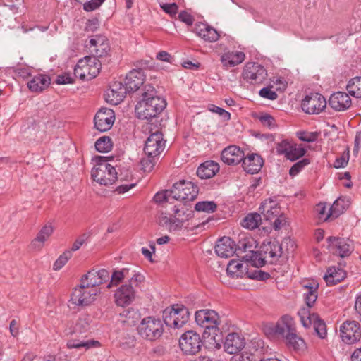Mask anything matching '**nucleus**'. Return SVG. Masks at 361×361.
Instances as JSON below:
<instances>
[{"instance_id": "nucleus-1", "label": "nucleus", "mask_w": 361, "mask_h": 361, "mask_svg": "<svg viewBox=\"0 0 361 361\" xmlns=\"http://www.w3.org/2000/svg\"><path fill=\"white\" fill-rule=\"evenodd\" d=\"M142 99L135 106V112L140 119L149 120L161 114L166 106L164 99L156 96L154 87L147 84L144 85Z\"/></svg>"}, {"instance_id": "nucleus-2", "label": "nucleus", "mask_w": 361, "mask_h": 361, "mask_svg": "<svg viewBox=\"0 0 361 361\" xmlns=\"http://www.w3.org/2000/svg\"><path fill=\"white\" fill-rule=\"evenodd\" d=\"M169 216L166 212H161L157 221L159 225L165 227L169 232L180 230L183 223L191 217L190 211L184 204L174 205Z\"/></svg>"}, {"instance_id": "nucleus-3", "label": "nucleus", "mask_w": 361, "mask_h": 361, "mask_svg": "<svg viewBox=\"0 0 361 361\" xmlns=\"http://www.w3.org/2000/svg\"><path fill=\"white\" fill-rule=\"evenodd\" d=\"M251 247V245H247L245 242L240 241L238 243V248L236 249L234 241L231 238L224 236L217 241L215 252L218 256L228 258L233 256L236 251H248L249 253L243 256V259L246 262H254V259L257 257V254L249 250Z\"/></svg>"}, {"instance_id": "nucleus-4", "label": "nucleus", "mask_w": 361, "mask_h": 361, "mask_svg": "<svg viewBox=\"0 0 361 361\" xmlns=\"http://www.w3.org/2000/svg\"><path fill=\"white\" fill-rule=\"evenodd\" d=\"M137 330L141 338L149 341L159 338L164 331L163 322L153 316L143 318L138 324Z\"/></svg>"}, {"instance_id": "nucleus-5", "label": "nucleus", "mask_w": 361, "mask_h": 361, "mask_svg": "<svg viewBox=\"0 0 361 361\" xmlns=\"http://www.w3.org/2000/svg\"><path fill=\"white\" fill-rule=\"evenodd\" d=\"M124 279L127 280L126 283L130 282L131 283H135V286H139L144 281L145 276L141 273L128 268L114 270L111 276V281L107 285V288H110L112 286H117Z\"/></svg>"}, {"instance_id": "nucleus-6", "label": "nucleus", "mask_w": 361, "mask_h": 361, "mask_svg": "<svg viewBox=\"0 0 361 361\" xmlns=\"http://www.w3.org/2000/svg\"><path fill=\"white\" fill-rule=\"evenodd\" d=\"M99 293L98 288H90L80 283L72 292L71 301L77 306H87L95 300Z\"/></svg>"}, {"instance_id": "nucleus-7", "label": "nucleus", "mask_w": 361, "mask_h": 361, "mask_svg": "<svg viewBox=\"0 0 361 361\" xmlns=\"http://www.w3.org/2000/svg\"><path fill=\"white\" fill-rule=\"evenodd\" d=\"M171 193L173 200L192 201L197 196L198 188L193 182H175Z\"/></svg>"}, {"instance_id": "nucleus-8", "label": "nucleus", "mask_w": 361, "mask_h": 361, "mask_svg": "<svg viewBox=\"0 0 361 361\" xmlns=\"http://www.w3.org/2000/svg\"><path fill=\"white\" fill-rule=\"evenodd\" d=\"M195 318L197 324L206 330L212 331L213 334H216L218 326L220 324V318L218 313L212 310H200L196 311Z\"/></svg>"}, {"instance_id": "nucleus-9", "label": "nucleus", "mask_w": 361, "mask_h": 361, "mask_svg": "<svg viewBox=\"0 0 361 361\" xmlns=\"http://www.w3.org/2000/svg\"><path fill=\"white\" fill-rule=\"evenodd\" d=\"M166 141L161 132L152 133L145 141L144 152L149 157H158L165 148Z\"/></svg>"}, {"instance_id": "nucleus-10", "label": "nucleus", "mask_w": 361, "mask_h": 361, "mask_svg": "<svg viewBox=\"0 0 361 361\" xmlns=\"http://www.w3.org/2000/svg\"><path fill=\"white\" fill-rule=\"evenodd\" d=\"M302 109L309 114H318L326 106L324 96L319 93H311L302 101Z\"/></svg>"}, {"instance_id": "nucleus-11", "label": "nucleus", "mask_w": 361, "mask_h": 361, "mask_svg": "<svg viewBox=\"0 0 361 361\" xmlns=\"http://www.w3.org/2000/svg\"><path fill=\"white\" fill-rule=\"evenodd\" d=\"M342 341L347 344H353L361 338L360 325L355 321H345L340 326Z\"/></svg>"}, {"instance_id": "nucleus-12", "label": "nucleus", "mask_w": 361, "mask_h": 361, "mask_svg": "<svg viewBox=\"0 0 361 361\" xmlns=\"http://www.w3.org/2000/svg\"><path fill=\"white\" fill-rule=\"evenodd\" d=\"M179 344L185 354L194 355L200 350L202 341L198 334L188 331L182 335Z\"/></svg>"}, {"instance_id": "nucleus-13", "label": "nucleus", "mask_w": 361, "mask_h": 361, "mask_svg": "<svg viewBox=\"0 0 361 361\" xmlns=\"http://www.w3.org/2000/svg\"><path fill=\"white\" fill-rule=\"evenodd\" d=\"M267 76L266 69L258 63H248L244 68L243 77L250 83L261 84Z\"/></svg>"}, {"instance_id": "nucleus-14", "label": "nucleus", "mask_w": 361, "mask_h": 361, "mask_svg": "<svg viewBox=\"0 0 361 361\" xmlns=\"http://www.w3.org/2000/svg\"><path fill=\"white\" fill-rule=\"evenodd\" d=\"M326 240L329 252L342 258L349 256L353 250L346 239L330 236Z\"/></svg>"}, {"instance_id": "nucleus-15", "label": "nucleus", "mask_w": 361, "mask_h": 361, "mask_svg": "<svg viewBox=\"0 0 361 361\" xmlns=\"http://www.w3.org/2000/svg\"><path fill=\"white\" fill-rule=\"evenodd\" d=\"M135 283H125L114 293L115 302L118 306L130 305L135 298Z\"/></svg>"}, {"instance_id": "nucleus-16", "label": "nucleus", "mask_w": 361, "mask_h": 361, "mask_svg": "<svg viewBox=\"0 0 361 361\" xmlns=\"http://www.w3.org/2000/svg\"><path fill=\"white\" fill-rule=\"evenodd\" d=\"M91 57L98 58L106 56L109 50V43L104 36L94 35L86 44Z\"/></svg>"}, {"instance_id": "nucleus-17", "label": "nucleus", "mask_w": 361, "mask_h": 361, "mask_svg": "<svg viewBox=\"0 0 361 361\" xmlns=\"http://www.w3.org/2000/svg\"><path fill=\"white\" fill-rule=\"evenodd\" d=\"M94 121L97 130L101 132L106 131L112 127L114 123V112L111 109L102 108L96 114Z\"/></svg>"}, {"instance_id": "nucleus-18", "label": "nucleus", "mask_w": 361, "mask_h": 361, "mask_svg": "<svg viewBox=\"0 0 361 361\" xmlns=\"http://www.w3.org/2000/svg\"><path fill=\"white\" fill-rule=\"evenodd\" d=\"M295 329V323L293 318L289 315L283 316L280 320L273 326L271 332L276 336L282 338L283 341L288 337Z\"/></svg>"}, {"instance_id": "nucleus-19", "label": "nucleus", "mask_w": 361, "mask_h": 361, "mask_svg": "<svg viewBox=\"0 0 361 361\" xmlns=\"http://www.w3.org/2000/svg\"><path fill=\"white\" fill-rule=\"evenodd\" d=\"M128 90L121 82H114L105 93L106 101L111 104L117 105L121 102Z\"/></svg>"}, {"instance_id": "nucleus-20", "label": "nucleus", "mask_w": 361, "mask_h": 361, "mask_svg": "<svg viewBox=\"0 0 361 361\" xmlns=\"http://www.w3.org/2000/svg\"><path fill=\"white\" fill-rule=\"evenodd\" d=\"M259 210L264 219L270 222L276 217L283 213L276 198H269L263 201L260 205Z\"/></svg>"}, {"instance_id": "nucleus-21", "label": "nucleus", "mask_w": 361, "mask_h": 361, "mask_svg": "<svg viewBox=\"0 0 361 361\" xmlns=\"http://www.w3.org/2000/svg\"><path fill=\"white\" fill-rule=\"evenodd\" d=\"M54 231V226L50 221L46 223L32 240L30 247L34 250H40Z\"/></svg>"}, {"instance_id": "nucleus-22", "label": "nucleus", "mask_w": 361, "mask_h": 361, "mask_svg": "<svg viewBox=\"0 0 361 361\" xmlns=\"http://www.w3.org/2000/svg\"><path fill=\"white\" fill-rule=\"evenodd\" d=\"M145 80V75L142 69H133L126 75L124 85L128 92H133L139 90L144 84Z\"/></svg>"}, {"instance_id": "nucleus-23", "label": "nucleus", "mask_w": 361, "mask_h": 361, "mask_svg": "<svg viewBox=\"0 0 361 361\" xmlns=\"http://www.w3.org/2000/svg\"><path fill=\"white\" fill-rule=\"evenodd\" d=\"M244 156V152L239 147L231 145L223 149L221 158L227 165H237L243 161Z\"/></svg>"}, {"instance_id": "nucleus-24", "label": "nucleus", "mask_w": 361, "mask_h": 361, "mask_svg": "<svg viewBox=\"0 0 361 361\" xmlns=\"http://www.w3.org/2000/svg\"><path fill=\"white\" fill-rule=\"evenodd\" d=\"M192 31L206 42H214L219 38V34L214 28L203 23L195 24Z\"/></svg>"}, {"instance_id": "nucleus-25", "label": "nucleus", "mask_w": 361, "mask_h": 361, "mask_svg": "<svg viewBox=\"0 0 361 361\" xmlns=\"http://www.w3.org/2000/svg\"><path fill=\"white\" fill-rule=\"evenodd\" d=\"M263 159L257 154H250L244 157L242 161V166L244 171L250 174L258 173L263 166Z\"/></svg>"}, {"instance_id": "nucleus-26", "label": "nucleus", "mask_w": 361, "mask_h": 361, "mask_svg": "<svg viewBox=\"0 0 361 361\" xmlns=\"http://www.w3.org/2000/svg\"><path fill=\"white\" fill-rule=\"evenodd\" d=\"M329 104L336 111H344L350 106L351 99L347 93L338 92L331 95Z\"/></svg>"}, {"instance_id": "nucleus-27", "label": "nucleus", "mask_w": 361, "mask_h": 361, "mask_svg": "<svg viewBox=\"0 0 361 361\" xmlns=\"http://www.w3.org/2000/svg\"><path fill=\"white\" fill-rule=\"evenodd\" d=\"M245 341L236 333L228 334L224 344L225 351L229 354H235L244 348Z\"/></svg>"}, {"instance_id": "nucleus-28", "label": "nucleus", "mask_w": 361, "mask_h": 361, "mask_svg": "<svg viewBox=\"0 0 361 361\" xmlns=\"http://www.w3.org/2000/svg\"><path fill=\"white\" fill-rule=\"evenodd\" d=\"M247 264L238 260L232 259L227 265V276L232 279H242L247 274Z\"/></svg>"}, {"instance_id": "nucleus-29", "label": "nucleus", "mask_w": 361, "mask_h": 361, "mask_svg": "<svg viewBox=\"0 0 361 361\" xmlns=\"http://www.w3.org/2000/svg\"><path fill=\"white\" fill-rule=\"evenodd\" d=\"M217 162L209 160L201 164L197 169V175L201 179H209L214 177L219 171Z\"/></svg>"}, {"instance_id": "nucleus-30", "label": "nucleus", "mask_w": 361, "mask_h": 361, "mask_svg": "<svg viewBox=\"0 0 361 361\" xmlns=\"http://www.w3.org/2000/svg\"><path fill=\"white\" fill-rule=\"evenodd\" d=\"M177 310H175L174 305L171 307H167L163 311V319L165 324L169 327H173L176 329H179L184 325V320L186 318V312L183 310L182 312V318L183 320L181 321L179 324V321H176L178 319L176 317L177 314Z\"/></svg>"}, {"instance_id": "nucleus-31", "label": "nucleus", "mask_w": 361, "mask_h": 361, "mask_svg": "<svg viewBox=\"0 0 361 361\" xmlns=\"http://www.w3.org/2000/svg\"><path fill=\"white\" fill-rule=\"evenodd\" d=\"M83 59L84 68L83 72L86 75L87 80L94 78L99 73L101 69V63L95 57L85 56Z\"/></svg>"}, {"instance_id": "nucleus-32", "label": "nucleus", "mask_w": 361, "mask_h": 361, "mask_svg": "<svg viewBox=\"0 0 361 361\" xmlns=\"http://www.w3.org/2000/svg\"><path fill=\"white\" fill-rule=\"evenodd\" d=\"M245 57V54L243 51H228L223 54L221 61L223 66L228 68L241 63Z\"/></svg>"}, {"instance_id": "nucleus-33", "label": "nucleus", "mask_w": 361, "mask_h": 361, "mask_svg": "<svg viewBox=\"0 0 361 361\" xmlns=\"http://www.w3.org/2000/svg\"><path fill=\"white\" fill-rule=\"evenodd\" d=\"M345 276V270L338 267H331L327 269L324 279L328 286H333L343 281Z\"/></svg>"}, {"instance_id": "nucleus-34", "label": "nucleus", "mask_w": 361, "mask_h": 361, "mask_svg": "<svg viewBox=\"0 0 361 361\" xmlns=\"http://www.w3.org/2000/svg\"><path fill=\"white\" fill-rule=\"evenodd\" d=\"M50 82L51 80L48 75L39 74L32 78L27 83V87L32 92H39L48 87Z\"/></svg>"}, {"instance_id": "nucleus-35", "label": "nucleus", "mask_w": 361, "mask_h": 361, "mask_svg": "<svg viewBox=\"0 0 361 361\" xmlns=\"http://www.w3.org/2000/svg\"><path fill=\"white\" fill-rule=\"evenodd\" d=\"M351 203L350 198L341 196L338 197L331 205L332 219H336L344 213Z\"/></svg>"}, {"instance_id": "nucleus-36", "label": "nucleus", "mask_w": 361, "mask_h": 361, "mask_svg": "<svg viewBox=\"0 0 361 361\" xmlns=\"http://www.w3.org/2000/svg\"><path fill=\"white\" fill-rule=\"evenodd\" d=\"M264 257L266 259H270V262H273L276 261L282 254V247L281 245L274 240L272 242H269L267 245L264 248Z\"/></svg>"}, {"instance_id": "nucleus-37", "label": "nucleus", "mask_w": 361, "mask_h": 361, "mask_svg": "<svg viewBox=\"0 0 361 361\" xmlns=\"http://www.w3.org/2000/svg\"><path fill=\"white\" fill-rule=\"evenodd\" d=\"M262 223L261 215L258 213L248 214L243 220L241 225L243 227L253 230L259 226Z\"/></svg>"}, {"instance_id": "nucleus-38", "label": "nucleus", "mask_w": 361, "mask_h": 361, "mask_svg": "<svg viewBox=\"0 0 361 361\" xmlns=\"http://www.w3.org/2000/svg\"><path fill=\"white\" fill-rule=\"evenodd\" d=\"M80 283L90 288H97V286L101 284V281H99L96 270H91L82 277Z\"/></svg>"}, {"instance_id": "nucleus-39", "label": "nucleus", "mask_w": 361, "mask_h": 361, "mask_svg": "<svg viewBox=\"0 0 361 361\" xmlns=\"http://www.w3.org/2000/svg\"><path fill=\"white\" fill-rule=\"evenodd\" d=\"M99 342L94 340H88V341H80L76 339H72L67 342V347L70 349L71 348H85V350L90 349L92 347H96L99 345Z\"/></svg>"}, {"instance_id": "nucleus-40", "label": "nucleus", "mask_w": 361, "mask_h": 361, "mask_svg": "<svg viewBox=\"0 0 361 361\" xmlns=\"http://www.w3.org/2000/svg\"><path fill=\"white\" fill-rule=\"evenodd\" d=\"M348 93L357 98H361V77L351 79L346 87Z\"/></svg>"}, {"instance_id": "nucleus-41", "label": "nucleus", "mask_w": 361, "mask_h": 361, "mask_svg": "<svg viewBox=\"0 0 361 361\" xmlns=\"http://www.w3.org/2000/svg\"><path fill=\"white\" fill-rule=\"evenodd\" d=\"M284 341L288 348H292L294 350H299L304 345V341L297 335L296 329L289 334Z\"/></svg>"}, {"instance_id": "nucleus-42", "label": "nucleus", "mask_w": 361, "mask_h": 361, "mask_svg": "<svg viewBox=\"0 0 361 361\" xmlns=\"http://www.w3.org/2000/svg\"><path fill=\"white\" fill-rule=\"evenodd\" d=\"M305 153L306 149L301 145L291 144L286 158L293 161L304 156Z\"/></svg>"}, {"instance_id": "nucleus-43", "label": "nucleus", "mask_w": 361, "mask_h": 361, "mask_svg": "<svg viewBox=\"0 0 361 361\" xmlns=\"http://www.w3.org/2000/svg\"><path fill=\"white\" fill-rule=\"evenodd\" d=\"M96 149L102 153H106L112 149V142L109 137L103 136L99 138L95 142Z\"/></svg>"}, {"instance_id": "nucleus-44", "label": "nucleus", "mask_w": 361, "mask_h": 361, "mask_svg": "<svg viewBox=\"0 0 361 361\" xmlns=\"http://www.w3.org/2000/svg\"><path fill=\"white\" fill-rule=\"evenodd\" d=\"M326 209L325 203L320 202L316 205L314 212L317 214L319 220L325 221L332 219L331 208L330 207L328 211Z\"/></svg>"}, {"instance_id": "nucleus-45", "label": "nucleus", "mask_w": 361, "mask_h": 361, "mask_svg": "<svg viewBox=\"0 0 361 361\" xmlns=\"http://www.w3.org/2000/svg\"><path fill=\"white\" fill-rule=\"evenodd\" d=\"M195 209L197 212L212 213L216 210L217 205L214 201H201L196 203Z\"/></svg>"}, {"instance_id": "nucleus-46", "label": "nucleus", "mask_w": 361, "mask_h": 361, "mask_svg": "<svg viewBox=\"0 0 361 361\" xmlns=\"http://www.w3.org/2000/svg\"><path fill=\"white\" fill-rule=\"evenodd\" d=\"M313 326L319 338H324L326 336V324L317 315L313 316Z\"/></svg>"}, {"instance_id": "nucleus-47", "label": "nucleus", "mask_w": 361, "mask_h": 361, "mask_svg": "<svg viewBox=\"0 0 361 361\" xmlns=\"http://www.w3.org/2000/svg\"><path fill=\"white\" fill-rule=\"evenodd\" d=\"M72 257L71 251L69 250H66L61 254L53 264V269L55 271L60 270Z\"/></svg>"}, {"instance_id": "nucleus-48", "label": "nucleus", "mask_w": 361, "mask_h": 361, "mask_svg": "<svg viewBox=\"0 0 361 361\" xmlns=\"http://www.w3.org/2000/svg\"><path fill=\"white\" fill-rule=\"evenodd\" d=\"M171 200L173 199L172 198V193H171V190H166L164 191L158 192L154 195L153 197V201L158 204H163L164 202L172 203L171 202Z\"/></svg>"}, {"instance_id": "nucleus-49", "label": "nucleus", "mask_w": 361, "mask_h": 361, "mask_svg": "<svg viewBox=\"0 0 361 361\" xmlns=\"http://www.w3.org/2000/svg\"><path fill=\"white\" fill-rule=\"evenodd\" d=\"M298 315L300 317V321L303 326L307 328L311 324H313V316L315 314H310L308 309L303 308L300 310Z\"/></svg>"}, {"instance_id": "nucleus-50", "label": "nucleus", "mask_w": 361, "mask_h": 361, "mask_svg": "<svg viewBox=\"0 0 361 361\" xmlns=\"http://www.w3.org/2000/svg\"><path fill=\"white\" fill-rule=\"evenodd\" d=\"M296 135L302 141L313 142L317 140L319 133L317 132L298 131Z\"/></svg>"}, {"instance_id": "nucleus-51", "label": "nucleus", "mask_w": 361, "mask_h": 361, "mask_svg": "<svg viewBox=\"0 0 361 361\" xmlns=\"http://www.w3.org/2000/svg\"><path fill=\"white\" fill-rule=\"evenodd\" d=\"M255 356L247 350L234 354L230 361H254Z\"/></svg>"}, {"instance_id": "nucleus-52", "label": "nucleus", "mask_w": 361, "mask_h": 361, "mask_svg": "<svg viewBox=\"0 0 361 361\" xmlns=\"http://www.w3.org/2000/svg\"><path fill=\"white\" fill-rule=\"evenodd\" d=\"M310 163V160L308 158H303L302 159L295 163L290 168L289 173L291 176H296L302 169L307 166Z\"/></svg>"}, {"instance_id": "nucleus-53", "label": "nucleus", "mask_w": 361, "mask_h": 361, "mask_svg": "<svg viewBox=\"0 0 361 361\" xmlns=\"http://www.w3.org/2000/svg\"><path fill=\"white\" fill-rule=\"evenodd\" d=\"M259 120L260 121L261 123L270 129L274 128L276 127V122L275 118L268 114H262L259 117Z\"/></svg>"}, {"instance_id": "nucleus-54", "label": "nucleus", "mask_w": 361, "mask_h": 361, "mask_svg": "<svg viewBox=\"0 0 361 361\" xmlns=\"http://www.w3.org/2000/svg\"><path fill=\"white\" fill-rule=\"evenodd\" d=\"M156 158L147 156V157L142 159L140 161L142 170L146 173L152 171L156 164Z\"/></svg>"}, {"instance_id": "nucleus-55", "label": "nucleus", "mask_w": 361, "mask_h": 361, "mask_svg": "<svg viewBox=\"0 0 361 361\" xmlns=\"http://www.w3.org/2000/svg\"><path fill=\"white\" fill-rule=\"evenodd\" d=\"M174 308H175V310H177L176 312H177V314H176V318L178 319H176V321H179L178 324L183 321V319L182 318H183V316H182V312L183 310H185L186 312V318L184 320V324H185L188 319H189V317H190V312H189V310L187 307H185V306H183V305H180V304H176L174 305Z\"/></svg>"}, {"instance_id": "nucleus-56", "label": "nucleus", "mask_w": 361, "mask_h": 361, "mask_svg": "<svg viewBox=\"0 0 361 361\" xmlns=\"http://www.w3.org/2000/svg\"><path fill=\"white\" fill-rule=\"evenodd\" d=\"M208 109L213 112L219 114V116H222L224 120L228 121L231 119V114L228 112L227 111L224 110V109L219 107L214 104H209L208 106Z\"/></svg>"}, {"instance_id": "nucleus-57", "label": "nucleus", "mask_w": 361, "mask_h": 361, "mask_svg": "<svg viewBox=\"0 0 361 361\" xmlns=\"http://www.w3.org/2000/svg\"><path fill=\"white\" fill-rule=\"evenodd\" d=\"M290 145L291 143L287 140L281 141L277 145L276 147V153L278 154H285L286 157H287Z\"/></svg>"}, {"instance_id": "nucleus-58", "label": "nucleus", "mask_w": 361, "mask_h": 361, "mask_svg": "<svg viewBox=\"0 0 361 361\" xmlns=\"http://www.w3.org/2000/svg\"><path fill=\"white\" fill-rule=\"evenodd\" d=\"M84 63L83 59H80L78 61L74 68V75L75 77L79 78L82 80H87L86 75L83 72Z\"/></svg>"}, {"instance_id": "nucleus-59", "label": "nucleus", "mask_w": 361, "mask_h": 361, "mask_svg": "<svg viewBox=\"0 0 361 361\" xmlns=\"http://www.w3.org/2000/svg\"><path fill=\"white\" fill-rule=\"evenodd\" d=\"M114 182H95L94 185V190L99 195L106 196L108 195L109 191L106 189H102L103 186H108L109 185H112Z\"/></svg>"}, {"instance_id": "nucleus-60", "label": "nucleus", "mask_w": 361, "mask_h": 361, "mask_svg": "<svg viewBox=\"0 0 361 361\" xmlns=\"http://www.w3.org/2000/svg\"><path fill=\"white\" fill-rule=\"evenodd\" d=\"M89 233H84L79 236L75 241L73 243L71 250L70 251L73 252L79 250L85 242L89 238Z\"/></svg>"}, {"instance_id": "nucleus-61", "label": "nucleus", "mask_w": 361, "mask_h": 361, "mask_svg": "<svg viewBox=\"0 0 361 361\" xmlns=\"http://www.w3.org/2000/svg\"><path fill=\"white\" fill-rule=\"evenodd\" d=\"M101 166L102 169L104 168V173L107 172L108 175L109 176V177L108 178L109 180L111 178L115 179V180H117V171L114 166L107 163L101 164Z\"/></svg>"}, {"instance_id": "nucleus-62", "label": "nucleus", "mask_w": 361, "mask_h": 361, "mask_svg": "<svg viewBox=\"0 0 361 361\" xmlns=\"http://www.w3.org/2000/svg\"><path fill=\"white\" fill-rule=\"evenodd\" d=\"M272 221H273V223H272L273 228L276 231H278V230L281 229L286 224V218L284 214L282 213L279 216H276L272 220Z\"/></svg>"}, {"instance_id": "nucleus-63", "label": "nucleus", "mask_w": 361, "mask_h": 361, "mask_svg": "<svg viewBox=\"0 0 361 361\" xmlns=\"http://www.w3.org/2000/svg\"><path fill=\"white\" fill-rule=\"evenodd\" d=\"M259 95L263 98L270 100H275L278 97L277 94L274 91L271 90L268 87L261 89L259 91Z\"/></svg>"}, {"instance_id": "nucleus-64", "label": "nucleus", "mask_w": 361, "mask_h": 361, "mask_svg": "<svg viewBox=\"0 0 361 361\" xmlns=\"http://www.w3.org/2000/svg\"><path fill=\"white\" fill-rule=\"evenodd\" d=\"M178 19L188 25H191L194 21V18L192 16L186 11L180 12L178 14Z\"/></svg>"}]
</instances>
